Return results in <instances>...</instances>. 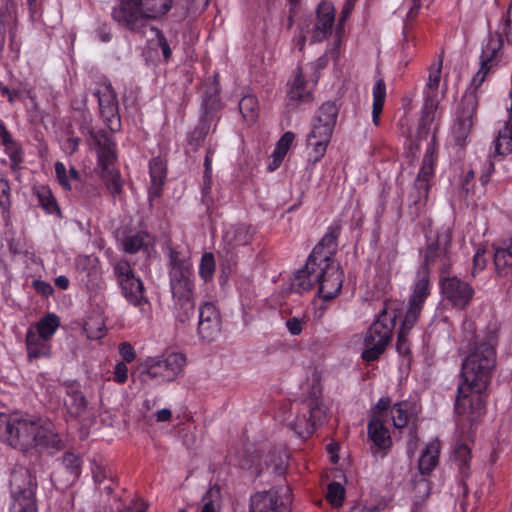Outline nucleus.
I'll return each instance as SVG.
<instances>
[{"label":"nucleus","instance_id":"obj_30","mask_svg":"<svg viewBox=\"0 0 512 512\" xmlns=\"http://www.w3.org/2000/svg\"><path fill=\"white\" fill-rule=\"evenodd\" d=\"M289 102L293 105L309 102L312 100V93L306 87L300 68L295 71L294 80L288 91Z\"/></svg>","mask_w":512,"mask_h":512},{"label":"nucleus","instance_id":"obj_19","mask_svg":"<svg viewBox=\"0 0 512 512\" xmlns=\"http://www.w3.org/2000/svg\"><path fill=\"white\" fill-rule=\"evenodd\" d=\"M368 437L373 442L372 454L381 458L385 457L392 446V439L382 419L371 418L368 423Z\"/></svg>","mask_w":512,"mask_h":512},{"label":"nucleus","instance_id":"obj_56","mask_svg":"<svg viewBox=\"0 0 512 512\" xmlns=\"http://www.w3.org/2000/svg\"><path fill=\"white\" fill-rule=\"evenodd\" d=\"M492 61L491 58H487L482 61L481 67L476 75L472 79V85L475 88H478L485 80V76L488 73L491 65L489 64Z\"/></svg>","mask_w":512,"mask_h":512},{"label":"nucleus","instance_id":"obj_47","mask_svg":"<svg viewBox=\"0 0 512 512\" xmlns=\"http://www.w3.org/2000/svg\"><path fill=\"white\" fill-rule=\"evenodd\" d=\"M215 260L212 253L203 254L200 262L199 273L200 276L205 280H211L215 272Z\"/></svg>","mask_w":512,"mask_h":512},{"label":"nucleus","instance_id":"obj_34","mask_svg":"<svg viewBox=\"0 0 512 512\" xmlns=\"http://www.w3.org/2000/svg\"><path fill=\"white\" fill-rule=\"evenodd\" d=\"M250 238L248 227L243 224L231 225L224 234V241L232 247L247 244Z\"/></svg>","mask_w":512,"mask_h":512},{"label":"nucleus","instance_id":"obj_50","mask_svg":"<svg viewBox=\"0 0 512 512\" xmlns=\"http://www.w3.org/2000/svg\"><path fill=\"white\" fill-rule=\"evenodd\" d=\"M11 193L9 182L0 177V207L3 214H8L11 208Z\"/></svg>","mask_w":512,"mask_h":512},{"label":"nucleus","instance_id":"obj_20","mask_svg":"<svg viewBox=\"0 0 512 512\" xmlns=\"http://www.w3.org/2000/svg\"><path fill=\"white\" fill-rule=\"evenodd\" d=\"M328 267L325 269L324 277H321L318 294L325 300L335 298L340 292L343 284V272L334 260L328 259Z\"/></svg>","mask_w":512,"mask_h":512},{"label":"nucleus","instance_id":"obj_53","mask_svg":"<svg viewBox=\"0 0 512 512\" xmlns=\"http://www.w3.org/2000/svg\"><path fill=\"white\" fill-rule=\"evenodd\" d=\"M292 288L298 293L310 290V282L307 280L306 273H302V269L295 274Z\"/></svg>","mask_w":512,"mask_h":512},{"label":"nucleus","instance_id":"obj_4","mask_svg":"<svg viewBox=\"0 0 512 512\" xmlns=\"http://www.w3.org/2000/svg\"><path fill=\"white\" fill-rule=\"evenodd\" d=\"M90 145L97 148L98 166L100 167V176L103 179L107 190L116 200L121 196L123 190V180L118 170L113 165L116 161L115 143L104 132H90Z\"/></svg>","mask_w":512,"mask_h":512},{"label":"nucleus","instance_id":"obj_6","mask_svg":"<svg viewBox=\"0 0 512 512\" xmlns=\"http://www.w3.org/2000/svg\"><path fill=\"white\" fill-rule=\"evenodd\" d=\"M325 420L326 407L316 400H308L297 404L295 417L289 423V428L298 437L306 439L314 433L317 425H321Z\"/></svg>","mask_w":512,"mask_h":512},{"label":"nucleus","instance_id":"obj_35","mask_svg":"<svg viewBox=\"0 0 512 512\" xmlns=\"http://www.w3.org/2000/svg\"><path fill=\"white\" fill-rule=\"evenodd\" d=\"M337 116H338L337 105L334 102L327 101L319 107V109L314 117L313 122L319 123V124H322V125H325V126H328V127L334 129L336 120H337Z\"/></svg>","mask_w":512,"mask_h":512},{"label":"nucleus","instance_id":"obj_14","mask_svg":"<svg viewBox=\"0 0 512 512\" xmlns=\"http://www.w3.org/2000/svg\"><path fill=\"white\" fill-rule=\"evenodd\" d=\"M312 27L307 29L312 43L326 40L333 31L335 23V9L332 3L322 1L318 4Z\"/></svg>","mask_w":512,"mask_h":512},{"label":"nucleus","instance_id":"obj_52","mask_svg":"<svg viewBox=\"0 0 512 512\" xmlns=\"http://www.w3.org/2000/svg\"><path fill=\"white\" fill-rule=\"evenodd\" d=\"M306 323H307V319L305 316L291 317L286 321L285 325H286L288 332L291 335L297 336L302 333L303 327L306 325Z\"/></svg>","mask_w":512,"mask_h":512},{"label":"nucleus","instance_id":"obj_2","mask_svg":"<svg viewBox=\"0 0 512 512\" xmlns=\"http://www.w3.org/2000/svg\"><path fill=\"white\" fill-rule=\"evenodd\" d=\"M0 441L21 451L42 447L59 451L64 447L63 441L56 434L50 423L28 414L0 413Z\"/></svg>","mask_w":512,"mask_h":512},{"label":"nucleus","instance_id":"obj_16","mask_svg":"<svg viewBox=\"0 0 512 512\" xmlns=\"http://www.w3.org/2000/svg\"><path fill=\"white\" fill-rule=\"evenodd\" d=\"M221 332V317L217 307L205 302L199 308L198 334L202 341L212 342Z\"/></svg>","mask_w":512,"mask_h":512},{"label":"nucleus","instance_id":"obj_26","mask_svg":"<svg viewBox=\"0 0 512 512\" xmlns=\"http://www.w3.org/2000/svg\"><path fill=\"white\" fill-rule=\"evenodd\" d=\"M494 265L498 276L512 274V239L494 246Z\"/></svg>","mask_w":512,"mask_h":512},{"label":"nucleus","instance_id":"obj_37","mask_svg":"<svg viewBox=\"0 0 512 512\" xmlns=\"http://www.w3.org/2000/svg\"><path fill=\"white\" fill-rule=\"evenodd\" d=\"M239 110L243 119L249 125L255 123L258 117V101L255 96H244L239 102Z\"/></svg>","mask_w":512,"mask_h":512},{"label":"nucleus","instance_id":"obj_46","mask_svg":"<svg viewBox=\"0 0 512 512\" xmlns=\"http://www.w3.org/2000/svg\"><path fill=\"white\" fill-rule=\"evenodd\" d=\"M39 204L45 209L48 213H53L58 210L57 203L52 196L50 190L46 187H41L36 192Z\"/></svg>","mask_w":512,"mask_h":512},{"label":"nucleus","instance_id":"obj_21","mask_svg":"<svg viewBox=\"0 0 512 512\" xmlns=\"http://www.w3.org/2000/svg\"><path fill=\"white\" fill-rule=\"evenodd\" d=\"M333 130V128L313 122L312 129L307 136V144L311 148V156L314 163L324 157L331 141Z\"/></svg>","mask_w":512,"mask_h":512},{"label":"nucleus","instance_id":"obj_51","mask_svg":"<svg viewBox=\"0 0 512 512\" xmlns=\"http://www.w3.org/2000/svg\"><path fill=\"white\" fill-rule=\"evenodd\" d=\"M413 491L415 494L416 502L424 501L430 495V481L424 477L415 480Z\"/></svg>","mask_w":512,"mask_h":512},{"label":"nucleus","instance_id":"obj_9","mask_svg":"<svg viewBox=\"0 0 512 512\" xmlns=\"http://www.w3.org/2000/svg\"><path fill=\"white\" fill-rule=\"evenodd\" d=\"M93 94L98 100L99 112L105 125L112 132L119 131L121 120L117 95L112 84L107 79H101L96 83Z\"/></svg>","mask_w":512,"mask_h":512},{"label":"nucleus","instance_id":"obj_10","mask_svg":"<svg viewBox=\"0 0 512 512\" xmlns=\"http://www.w3.org/2000/svg\"><path fill=\"white\" fill-rule=\"evenodd\" d=\"M186 357L182 353L172 352L146 362L145 374L159 382L175 380L183 371Z\"/></svg>","mask_w":512,"mask_h":512},{"label":"nucleus","instance_id":"obj_48","mask_svg":"<svg viewBox=\"0 0 512 512\" xmlns=\"http://www.w3.org/2000/svg\"><path fill=\"white\" fill-rule=\"evenodd\" d=\"M415 324L408 325L406 323V315L404 316V319L402 321V324L398 331L397 336V342H396V348L399 353L401 354H407L409 352V346L406 341V336L408 335L409 331L412 329V327Z\"/></svg>","mask_w":512,"mask_h":512},{"label":"nucleus","instance_id":"obj_17","mask_svg":"<svg viewBox=\"0 0 512 512\" xmlns=\"http://www.w3.org/2000/svg\"><path fill=\"white\" fill-rule=\"evenodd\" d=\"M171 292L175 301L177 318L181 322L188 320L195 309L193 298V281H185L170 284Z\"/></svg>","mask_w":512,"mask_h":512},{"label":"nucleus","instance_id":"obj_31","mask_svg":"<svg viewBox=\"0 0 512 512\" xmlns=\"http://www.w3.org/2000/svg\"><path fill=\"white\" fill-rule=\"evenodd\" d=\"M151 185L149 187V197L157 198L161 195L162 186L166 178V166L159 158H154L150 162Z\"/></svg>","mask_w":512,"mask_h":512},{"label":"nucleus","instance_id":"obj_32","mask_svg":"<svg viewBox=\"0 0 512 512\" xmlns=\"http://www.w3.org/2000/svg\"><path fill=\"white\" fill-rule=\"evenodd\" d=\"M288 456L284 451L273 450L265 455L263 462L264 468H261L260 472L264 469L271 474L281 476L286 472Z\"/></svg>","mask_w":512,"mask_h":512},{"label":"nucleus","instance_id":"obj_5","mask_svg":"<svg viewBox=\"0 0 512 512\" xmlns=\"http://www.w3.org/2000/svg\"><path fill=\"white\" fill-rule=\"evenodd\" d=\"M396 315L383 308L364 336L365 349L361 357L367 362L377 360L391 342Z\"/></svg>","mask_w":512,"mask_h":512},{"label":"nucleus","instance_id":"obj_44","mask_svg":"<svg viewBox=\"0 0 512 512\" xmlns=\"http://www.w3.org/2000/svg\"><path fill=\"white\" fill-rule=\"evenodd\" d=\"M408 404L407 403H397L394 405L391 413H392V420L393 425L396 428H403L406 426L408 420H409V413H408Z\"/></svg>","mask_w":512,"mask_h":512},{"label":"nucleus","instance_id":"obj_39","mask_svg":"<svg viewBox=\"0 0 512 512\" xmlns=\"http://www.w3.org/2000/svg\"><path fill=\"white\" fill-rule=\"evenodd\" d=\"M148 237V234L143 231L126 236L122 241L124 251L130 254L137 253L142 247L147 245Z\"/></svg>","mask_w":512,"mask_h":512},{"label":"nucleus","instance_id":"obj_54","mask_svg":"<svg viewBox=\"0 0 512 512\" xmlns=\"http://www.w3.org/2000/svg\"><path fill=\"white\" fill-rule=\"evenodd\" d=\"M294 139H295V136L292 132L284 133V135L277 142L275 151L279 152L280 155L285 156L287 154L288 150L290 149Z\"/></svg>","mask_w":512,"mask_h":512},{"label":"nucleus","instance_id":"obj_3","mask_svg":"<svg viewBox=\"0 0 512 512\" xmlns=\"http://www.w3.org/2000/svg\"><path fill=\"white\" fill-rule=\"evenodd\" d=\"M173 0H120L113 8L112 17L123 27L142 33L150 20L168 13Z\"/></svg>","mask_w":512,"mask_h":512},{"label":"nucleus","instance_id":"obj_62","mask_svg":"<svg viewBox=\"0 0 512 512\" xmlns=\"http://www.w3.org/2000/svg\"><path fill=\"white\" fill-rule=\"evenodd\" d=\"M33 288L43 296H49L53 292V287L42 280H34L32 284Z\"/></svg>","mask_w":512,"mask_h":512},{"label":"nucleus","instance_id":"obj_40","mask_svg":"<svg viewBox=\"0 0 512 512\" xmlns=\"http://www.w3.org/2000/svg\"><path fill=\"white\" fill-rule=\"evenodd\" d=\"M83 329L86 336L91 340L101 339L105 335V324L100 316L89 317Z\"/></svg>","mask_w":512,"mask_h":512},{"label":"nucleus","instance_id":"obj_15","mask_svg":"<svg viewBox=\"0 0 512 512\" xmlns=\"http://www.w3.org/2000/svg\"><path fill=\"white\" fill-rule=\"evenodd\" d=\"M429 284L430 280L427 269H419L413 293L410 296L408 308L405 313L406 323L408 325L415 324L417 322L422 311L423 304L430 294Z\"/></svg>","mask_w":512,"mask_h":512},{"label":"nucleus","instance_id":"obj_23","mask_svg":"<svg viewBox=\"0 0 512 512\" xmlns=\"http://www.w3.org/2000/svg\"><path fill=\"white\" fill-rule=\"evenodd\" d=\"M169 277L170 284L190 281L193 278L190 261L173 249L169 250Z\"/></svg>","mask_w":512,"mask_h":512},{"label":"nucleus","instance_id":"obj_55","mask_svg":"<svg viewBox=\"0 0 512 512\" xmlns=\"http://www.w3.org/2000/svg\"><path fill=\"white\" fill-rule=\"evenodd\" d=\"M486 264L485 249H477L473 256L472 276H476L479 271H482L486 267Z\"/></svg>","mask_w":512,"mask_h":512},{"label":"nucleus","instance_id":"obj_22","mask_svg":"<svg viewBox=\"0 0 512 512\" xmlns=\"http://www.w3.org/2000/svg\"><path fill=\"white\" fill-rule=\"evenodd\" d=\"M19 477H29L28 472L20 471L19 473H15L11 479V485L14 489V508L17 510V512H37L36 500L33 489H20L19 486L15 488V485Z\"/></svg>","mask_w":512,"mask_h":512},{"label":"nucleus","instance_id":"obj_8","mask_svg":"<svg viewBox=\"0 0 512 512\" xmlns=\"http://www.w3.org/2000/svg\"><path fill=\"white\" fill-rule=\"evenodd\" d=\"M113 273L121 288L122 295L132 305L142 307L148 300L144 296L145 288L142 280L136 277L131 264L124 259L113 263Z\"/></svg>","mask_w":512,"mask_h":512},{"label":"nucleus","instance_id":"obj_1","mask_svg":"<svg viewBox=\"0 0 512 512\" xmlns=\"http://www.w3.org/2000/svg\"><path fill=\"white\" fill-rule=\"evenodd\" d=\"M498 329L488 327L482 337L469 343L467 356L462 362V381L458 385L455 410L463 419L473 422L485 410L483 392L487 389L496 367Z\"/></svg>","mask_w":512,"mask_h":512},{"label":"nucleus","instance_id":"obj_64","mask_svg":"<svg viewBox=\"0 0 512 512\" xmlns=\"http://www.w3.org/2000/svg\"><path fill=\"white\" fill-rule=\"evenodd\" d=\"M0 139H1V143L4 147L15 141L13 139L11 133L7 130L5 124L3 123L2 120H0Z\"/></svg>","mask_w":512,"mask_h":512},{"label":"nucleus","instance_id":"obj_59","mask_svg":"<svg viewBox=\"0 0 512 512\" xmlns=\"http://www.w3.org/2000/svg\"><path fill=\"white\" fill-rule=\"evenodd\" d=\"M391 400L389 398H381L373 412L372 417L380 418L384 421V416L387 413V410L390 408Z\"/></svg>","mask_w":512,"mask_h":512},{"label":"nucleus","instance_id":"obj_18","mask_svg":"<svg viewBox=\"0 0 512 512\" xmlns=\"http://www.w3.org/2000/svg\"><path fill=\"white\" fill-rule=\"evenodd\" d=\"M433 147L429 144L427 148L426 154L423 158L422 166L419 171V174L415 180V184L413 187V193L416 195H412L414 197V204L424 205L428 198V190H429V179L432 177L434 173L433 168Z\"/></svg>","mask_w":512,"mask_h":512},{"label":"nucleus","instance_id":"obj_36","mask_svg":"<svg viewBox=\"0 0 512 512\" xmlns=\"http://www.w3.org/2000/svg\"><path fill=\"white\" fill-rule=\"evenodd\" d=\"M59 326V317L53 313H49L42 317L33 328L34 332L39 333L41 337L51 340Z\"/></svg>","mask_w":512,"mask_h":512},{"label":"nucleus","instance_id":"obj_41","mask_svg":"<svg viewBox=\"0 0 512 512\" xmlns=\"http://www.w3.org/2000/svg\"><path fill=\"white\" fill-rule=\"evenodd\" d=\"M441 70H442V59L440 58L436 64H432L429 69L428 81L426 84L427 89V102L433 97L434 93L437 91L440 80H441Z\"/></svg>","mask_w":512,"mask_h":512},{"label":"nucleus","instance_id":"obj_13","mask_svg":"<svg viewBox=\"0 0 512 512\" xmlns=\"http://www.w3.org/2000/svg\"><path fill=\"white\" fill-rule=\"evenodd\" d=\"M441 289L443 297L460 310H464L474 296L473 287L456 276H442Z\"/></svg>","mask_w":512,"mask_h":512},{"label":"nucleus","instance_id":"obj_58","mask_svg":"<svg viewBox=\"0 0 512 512\" xmlns=\"http://www.w3.org/2000/svg\"><path fill=\"white\" fill-rule=\"evenodd\" d=\"M55 173L60 182V184L67 190L71 189V185L69 183V176L66 171V167L63 163L57 162L55 164Z\"/></svg>","mask_w":512,"mask_h":512},{"label":"nucleus","instance_id":"obj_42","mask_svg":"<svg viewBox=\"0 0 512 512\" xmlns=\"http://www.w3.org/2000/svg\"><path fill=\"white\" fill-rule=\"evenodd\" d=\"M5 153L10 159V167L13 171L19 169L20 164L23 162V152L18 142L14 141L4 147Z\"/></svg>","mask_w":512,"mask_h":512},{"label":"nucleus","instance_id":"obj_43","mask_svg":"<svg viewBox=\"0 0 512 512\" xmlns=\"http://www.w3.org/2000/svg\"><path fill=\"white\" fill-rule=\"evenodd\" d=\"M326 498L333 506H341L345 498L344 487L338 482L330 483L327 487Z\"/></svg>","mask_w":512,"mask_h":512},{"label":"nucleus","instance_id":"obj_7","mask_svg":"<svg viewBox=\"0 0 512 512\" xmlns=\"http://www.w3.org/2000/svg\"><path fill=\"white\" fill-rule=\"evenodd\" d=\"M451 241L452 232L449 229L443 230L435 239L429 240L422 251L423 266L420 269H427L429 272L431 268L437 267L442 276L448 273L452 265Z\"/></svg>","mask_w":512,"mask_h":512},{"label":"nucleus","instance_id":"obj_11","mask_svg":"<svg viewBox=\"0 0 512 512\" xmlns=\"http://www.w3.org/2000/svg\"><path fill=\"white\" fill-rule=\"evenodd\" d=\"M81 458L71 452H66L51 474L55 488L65 490L72 486L81 474Z\"/></svg>","mask_w":512,"mask_h":512},{"label":"nucleus","instance_id":"obj_33","mask_svg":"<svg viewBox=\"0 0 512 512\" xmlns=\"http://www.w3.org/2000/svg\"><path fill=\"white\" fill-rule=\"evenodd\" d=\"M222 502L221 488L215 484L202 496L200 512H221Z\"/></svg>","mask_w":512,"mask_h":512},{"label":"nucleus","instance_id":"obj_60","mask_svg":"<svg viewBox=\"0 0 512 512\" xmlns=\"http://www.w3.org/2000/svg\"><path fill=\"white\" fill-rule=\"evenodd\" d=\"M119 354L126 363H131L136 358L134 348L127 342H123L119 346Z\"/></svg>","mask_w":512,"mask_h":512},{"label":"nucleus","instance_id":"obj_27","mask_svg":"<svg viewBox=\"0 0 512 512\" xmlns=\"http://www.w3.org/2000/svg\"><path fill=\"white\" fill-rule=\"evenodd\" d=\"M66 412L74 418L80 417L86 412L87 401L83 393L75 386H69L64 398Z\"/></svg>","mask_w":512,"mask_h":512},{"label":"nucleus","instance_id":"obj_49","mask_svg":"<svg viewBox=\"0 0 512 512\" xmlns=\"http://www.w3.org/2000/svg\"><path fill=\"white\" fill-rule=\"evenodd\" d=\"M209 127L206 124H200L190 133L188 143L193 149H198L205 141Z\"/></svg>","mask_w":512,"mask_h":512},{"label":"nucleus","instance_id":"obj_29","mask_svg":"<svg viewBox=\"0 0 512 512\" xmlns=\"http://www.w3.org/2000/svg\"><path fill=\"white\" fill-rule=\"evenodd\" d=\"M342 225L335 221L327 230L321 241L315 246L319 255L327 256V259L333 260L332 255L337 249V239L341 233Z\"/></svg>","mask_w":512,"mask_h":512},{"label":"nucleus","instance_id":"obj_12","mask_svg":"<svg viewBox=\"0 0 512 512\" xmlns=\"http://www.w3.org/2000/svg\"><path fill=\"white\" fill-rule=\"evenodd\" d=\"M289 489H271L251 497L249 512H288Z\"/></svg>","mask_w":512,"mask_h":512},{"label":"nucleus","instance_id":"obj_61","mask_svg":"<svg viewBox=\"0 0 512 512\" xmlns=\"http://www.w3.org/2000/svg\"><path fill=\"white\" fill-rule=\"evenodd\" d=\"M502 32L506 35L507 40L512 42V3L510 4L506 17L504 18Z\"/></svg>","mask_w":512,"mask_h":512},{"label":"nucleus","instance_id":"obj_38","mask_svg":"<svg viewBox=\"0 0 512 512\" xmlns=\"http://www.w3.org/2000/svg\"><path fill=\"white\" fill-rule=\"evenodd\" d=\"M386 97V86L383 79H379L376 81L373 87V122L377 125L379 120V115L382 112L384 101Z\"/></svg>","mask_w":512,"mask_h":512},{"label":"nucleus","instance_id":"obj_28","mask_svg":"<svg viewBox=\"0 0 512 512\" xmlns=\"http://www.w3.org/2000/svg\"><path fill=\"white\" fill-rule=\"evenodd\" d=\"M440 442L430 441L420 455L418 469L422 476L429 475L437 466L439 460Z\"/></svg>","mask_w":512,"mask_h":512},{"label":"nucleus","instance_id":"obj_45","mask_svg":"<svg viewBox=\"0 0 512 512\" xmlns=\"http://www.w3.org/2000/svg\"><path fill=\"white\" fill-rule=\"evenodd\" d=\"M454 459L462 472L467 470L471 459L470 448L466 444H457L454 449Z\"/></svg>","mask_w":512,"mask_h":512},{"label":"nucleus","instance_id":"obj_24","mask_svg":"<svg viewBox=\"0 0 512 512\" xmlns=\"http://www.w3.org/2000/svg\"><path fill=\"white\" fill-rule=\"evenodd\" d=\"M49 339L41 337L39 333L34 332L30 327L26 332L25 343L27 357L29 361L39 358H49L51 356V344Z\"/></svg>","mask_w":512,"mask_h":512},{"label":"nucleus","instance_id":"obj_63","mask_svg":"<svg viewBox=\"0 0 512 512\" xmlns=\"http://www.w3.org/2000/svg\"><path fill=\"white\" fill-rule=\"evenodd\" d=\"M155 32L158 37V44L162 50L163 56L165 60H168L171 57V49L169 44L164 35L159 30L156 29Z\"/></svg>","mask_w":512,"mask_h":512},{"label":"nucleus","instance_id":"obj_25","mask_svg":"<svg viewBox=\"0 0 512 512\" xmlns=\"http://www.w3.org/2000/svg\"><path fill=\"white\" fill-rule=\"evenodd\" d=\"M327 261V256L319 255L318 249H313L302 268V273H306L307 280L310 282V289L315 285L319 286L321 277H324L325 269L328 267Z\"/></svg>","mask_w":512,"mask_h":512},{"label":"nucleus","instance_id":"obj_57","mask_svg":"<svg viewBox=\"0 0 512 512\" xmlns=\"http://www.w3.org/2000/svg\"><path fill=\"white\" fill-rule=\"evenodd\" d=\"M128 379V368L125 362H119L114 367L113 380L116 383L123 384Z\"/></svg>","mask_w":512,"mask_h":512}]
</instances>
